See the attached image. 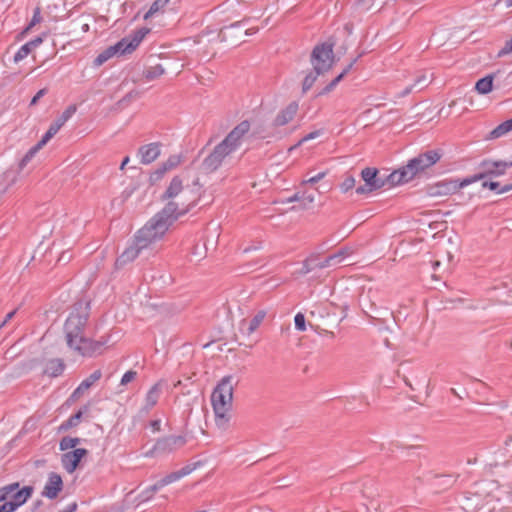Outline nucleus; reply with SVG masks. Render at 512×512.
Listing matches in <instances>:
<instances>
[{
	"label": "nucleus",
	"mask_w": 512,
	"mask_h": 512,
	"mask_svg": "<svg viewBox=\"0 0 512 512\" xmlns=\"http://www.w3.org/2000/svg\"><path fill=\"white\" fill-rule=\"evenodd\" d=\"M190 205H183L182 208L174 202H169L158 213H156L140 230L134 235L133 243L128 246L116 259L115 267L122 268L134 261L140 252L152 243L160 240L168 228L181 216L187 214Z\"/></svg>",
	"instance_id": "1"
},
{
	"label": "nucleus",
	"mask_w": 512,
	"mask_h": 512,
	"mask_svg": "<svg viewBox=\"0 0 512 512\" xmlns=\"http://www.w3.org/2000/svg\"><path fill=\"white\" fill-rule=\"evenodd\" d=\"M90 312V301L80 299L72 305L63 325L67 346L76 354L88 358L102 354L109 340L107 336L94 340L85 335L89 325Z\"/></svg>",
	"instance_id": "2"
},
{
	"label": "nucleus",
	"mask_w": 512,
	"mask_h": 512,
	"mask_svg": "<svg viewBox=\"0 0 512 512\" xmlns=\"http://www.w3.org/2000/svg\"><path fill=\"white\" fill-rule=\"evenodd\" d=\"M249 130L250 123L247 120L241 121L236 125L203 159L199 167L200 171L206 175L217 171L224 160L241 146L242 139Z\"/></svg>",
	"instance_id": "3"
},
{
	"label": "nucleus",
	"mask_w": 512,
	"mask_h": 512,
	"mask_svg": "<svg viewBox=\"0 0 512 512\" xmlns=\"http://www.w3.org/2000/svg\"><path fill=\"white\" fill-rule=\"evenodd\" d=\"M443 154L442 149H431L419 153L417 156L408 160L406 165L389 174L391 184H405L426 174L431 167L441 160Z\"/></svg>",
	"instance_id": "4"
},
{
	"label": "nucleus",
	"mask_w": 512,
	"mask_h": 512,
	"mask_svg": "<svg viewBox=\"0 0 512 512\" xmlns=\"http://www.w3.org/2000/svg\"><path fill=\"white\" fill-rule=\"evenodd\" d=\"M233 377L224 376L217 384L211 395V402L215 413V423L219 428L225 429L229 422L228 411L233 400Z\"/></svg>",
	"instance_id": "5"
},
{
	"label": "nucleus",
	"mask_w": 512,
	"mask_h": 512,
	"mask_svg": "<svg viewBox=\"0 0 512 512\" xmlns=\"http://www.w3.org/2000/svg\"><path fill=\"white\" fill-rule=\"evenodd\" d=\"M495 489L494 480H482L474 483L459 498V504L465 512H487L489 497Z\"/></svg>",
	"instance_id": "6"
},
{
	"label": "nucleus",
	"mask_w": 512,
	"mask_h": 512,
	"mask_svg": "<svg viewBox=\"0 0 512 512\" xmlns=\"http://www.w3.org/2000/svg\"><path fill=\"white\" fill-rule=\"evenodd\" d=\"M512 167V160L504 161V160H491L484 159L479 163L478 168L480 172L474 174L470 177L464 178L465 184H472L479 180H484L486 178H495L504 175L507 169Z\"/></svg>",
	"instance_id": "7"
},
{
	"label": "nucleus",
	"mask_w": 512,
	"mask_h": 512,
	"mask_svg": "<svg viewBox=\"0 0 512 512\" xmlns=\"http://www.w3.org/2000/svg\"><path fill=\"white\" fill-rule=\"evenodd\" d=\"M334 43L323 42L316 45L310 56L313 69L324 74L328 72L334 63Z\"/></svg>",
	"instance_id": "8"
},
{
	"label": "nucleus",
	"mask_w": 512,
	"mask_h": 512,
	"mask_svg": "<svg viewBox=\"0 0 512 512\" xmlns=\"http://www.w3.org/2000/svg\"><path fill=\"white\" fill-rule=\"evenodd\" d=\"M487 512H512V491L510 487L499 485L495 481L491 497H489Z\"/></svg>",
	"instance_id": "9"
},
{
	"label": "nucleus",
	"mask_w": 512,
	"mask_h": 512,
	"mask_svg": "<svg viewBox=\"0 0 512 512\" xmlns=\"http://www.w3.org/2000/svg\"><path fill=\"white\" fill-rule=\"evenodd\" d=\"M361 178L365 182L364 185H360L356 188L357 194H368L373 191L379 190L386 184L393 186L389 180V175L385 178L379 176V170L372 167H366L361 171Z\"/></svg>",
	"instance_id": "10"
},
{
	"label": "nucleus",
	"mask_w": 512,
	"mask_h": 512,
	"mask_svg": "<svg viewBox=\"0 0 512 512\" xmlns=\"http://www.w3.org/2000/svg\"><path fill=\"white\" fill-rule=\"evenodd\" d=\"M148 27H141L114 44L118 55L130 54L137 49L143 39L150 33Z\"/></svg>",
	"instance_id": "11"
},
{
	"label": "nucleus",
	"mask_w": 512,
	"mask_h": 512,
	"mask_svg": "<svg viewBox=\"0 0 512 512\" xmlns=\"http://www.w3.org/2000/svg\"><path fill=\"white\" fill-rule=\"evenodd\" d=\"M468 185L469 184L464 183V179H444L434 184L427 185L425 190L426 194L430 197L447 196L456 193L458 190Z\"/></svg>",
	"instance_id": "12"
},
{
	"label": "nucleus",
	"mask_w": 512,
	"mask_h": 512,
	"mask_svg": "<svg viewBox=\"0 0 512 512\" xmlns=\"http://www.w3.org/2000/svg\"><path fill=\"white\" fill-rule=\"evenodd\" d=\"M187 440L182 435H169L157 439L153 448L146 453V456H151L155 453H170L173 452L186 444Z\"/></svg>",
	"instance_id": "13"
},
{
	"label": "nucleus",
	"mask_w": 512,
	"mask_h": 512,
	"mask_svg": "<svg viewBox=\"0 0 512 512\" xmlns=\"http://www.w3.org/2000/svg\"><path fill=\"white\" fill-rule=\"evenodd\" d=\"M88 453V450L85 448H75L72 451L65 452L61 455L62 467L67 473L72 474L77 470L80 462Z\"/></svg>",
	"instance_id": "14"
},
{
	"label": "nucleus",
	"mask_w": 512,
	"mask_h": 512,
	"mask_svg": "<svg viewBox=\"0 0 512 512\" xmlns=\"http://www.w3.org/2000/svg\"><path fill=\"white\" fill-rule=\"evenodd\" d=\"M184 187H183V180L181 179L180 176H174L172 178V180L170 181L168 187L166 188V190L164 191V193L161 195V200L165 201L167 200L168 202L165 204V206L169 203V202H173V199L175 197H177L182 191H183ZM175 203V201H174ZM197 203V199L189 202V203H185V202H181V203H178V206L180 208H182V204L183 205H192L190 210L196 205ZM177 204V202H176Z\"/></svg>",
	"instance_id": "15"
},
{
	"label": "nucleus",
	"mask_w": 512,
	"mask_h": 512,
	"mask_svg": "<svg viewBox=\"0 0 512 512\" xmlns=\"http://www.w3.org/2000/svg\"><path fill=\"white\" fill-rule=\"evenodd\" d=\"M458 477V474H433L428 482L434 493H442L452 488Z\"/></svg>",
	"instance_id": "16"
},
{
	"label": "nucleus",
	"mask_w": 512,
	"mask_h": 512,
	"mask_svg": "<svg viewBox=\"0 0 512 512\" xmlns=\"http://www.w3.org/2000/svg\"><path fill=\"white\" fill-rule=\"evenodd\" d=\"M63 486L64 484L61 475L56 472H50L41 495L51 500L55 499L63 490Z\"/></svg>",
	"instance_id": "17"
},
{
	"label": "nucleus",
	"mask_w": 512,
	"mask_h": 512,
	"mask_svg": "<svg viewBox=\"0 0 512 512\" xmlns=\"http://www.w3.org/2000/svg\"><path fill=\"white\" fill-rule=\"evenodd\" d=\"M299 105L296 101L290 102L284 109L280 110L274 118L273 125L281 127L291 122L296 116Z\"/></svg>",
	"instance_id": "18"
},
{
	"label": "nucleus",
	"mask_w": 512,
	"mask_h": 512,
	"mask_svg": "<svg viewBox=\"0 0 512 512\" xmlns=\"http://www.w3.org/2000/svg\"><path fill=\"white\" fill-rule=\"evenodd\" d=\"M164 385L165 381L159 380L149 389L145 397V403L142 407V411L148 413L154 406H156L162 394Z\"/></svg>",
	"instance_id": "19"
},
{
	"label": "nucleus",
	"mask_w": 512,
	"mask_h": 512,
	"mask_svg": "<svg viewBox=\"0 0 512 512\" xmlns=\"http://www.w3.org/2000/svg\"><path fill=\"white\" fill-rule=\"evenodd\" d=\"M160 146L159 142L142 145L138 150L141 163L148 165L154 162L160 156Z\"/></svg>",
	"instance_id": "20"
},
{
	"label": "nucleus",
	"mask_w": 512,
	"mask_h": 512,
	"mask_svg": "<svg viewBox=\"0 0 512 512\" xmlns=\"http://www.w3.org/2000/svg\"><path fill=\"white\" fill-rule=\"evenodd\" d=\"M265 316L266 312L264 310L258 311L257 314L254 315L252 319H244L241 321L240 330L248 336L251 335L254 331L257 330V328L263 322Z\"/></svg>",
	"instance_id": "21"
},
{
	"label": "nucleus",
	"mask_w": 512,
	"mask_h": 512,
	"mask_svg": "<svg viewBox=\"0 0 512 512\" xmlns=\"http://www.w3.org/2000/svg\"><path fill=\"white\" fill-rule=\"evenodd\" d=\"M33 491L34 489L32 486H24L21 489L19 487L10 495V501L18 509L28 501V499L32 496Z\"/></svg>",
	"instance_id": "22"
},
{
	"label": "nucleus",
	"mask_w": 512,
	"mask_h": 512,
	"mask_svg": "<svg viewBox=\"0 0 512 512\" xmlns=\"http://www.w3.org/2000/svg\"><path fill=\"white\" fill-rule=\"evenodd\" d=\"M43 40L44 38L42 36H38L22 45L14 55V62L18 63L26 58L34 48L42 44Z\"/></svg>",
	"instance_id": "23"
},
{
	"label": "nucleus",
	"mask_w": 512,
	"mask_h": 512,
	"mask_svg": "<svg viewBox=\"0 0 512 512\" xmlns=\"http://www.w3.org/2000/svg\"><path fill=\"white\" fill-rule=\"evenodd\" d=\"M90 410V404H86L81 407L76 413L72 414L67 420L63 421L59 426V431H67L70 428L76 427L84 414L88 413Z\"/></svg>",
	"instance_id": "24"
},
{
	"label": "nucleus",
	"mask_w": 512,
	"mask_h": 512,
	"mask_svg": "<svg viewBox=\"0 0 512 512\" xmlns=\"http://www.w3.org/2000/svg\"><path fill=\"white\" fill-rule=\"evenodd\" d=\"M65 370V363L60 358L51 359L48 361L44 374L51 378H56L63 374Z\"/></svg>",
	"instance_id": "25"
},
{
	"label": "nucleus",
	"mask_w": 512,
	"mask_h": 512,
	"mask_svg": "<svg viewBox=\"0 0 512 512\" xmlns=\"http://www.w3.org/2000/svg\"><path fill=\"white\" fill-rule=\"evenodd\" d=\"M357 60L358 57L353 59L337 77H335L318 93V95L322 96L330 93L337 86V84L348 74V72L352 69L353 65L356 63Z\"/></svg>",
	"instance_id": "26"
},
{
	"label": "nucleus",
	"mask_w": 512,
	"mask_h": 512,
	"mask_svg": "<svg viewBox=\"0 0 512 512\" xmlns=\"http://www.w3.org/2000/svg\"><path fill=\"white\" fill-rule=\"evenodd\" d=\"M495 74H488L485 77L479 79L475 84V90L481 94L486 95L493 90V81Z\"/></svg>",
	"instance_id": "27"
},
{
	"label": "nucleus",
	"mask_w": 512,
	"mask_h": 512,
	"mask_svg": "<svg viewBox=\"0 0 512 512\" xmlns=\"http://www.w3.org/2000/svg\"><path fill=\"white\" fill-rule=\"evenodd\" d=\"M170 2V0H155L150 8L148 9V11L143 15V19L145 21L149 20L150 18H152L153 16L157 15V14H162L165 12V8L166 6L168 5V3Z\"/></svg>",
	"instance_id": "28"
},
{
	"label": "nucleus",
	"mask_w": 512,
	"mask_h": 512,
	"mask_svg": "<svg viewBox=\"0 0 512 512\" xmlns=\"http://www.w3.org/2000/svg\"><path fill=\"white\" fill-rule=\"evenodd\" d=\"M102 376L101 370H95L90 374L89 377L84 379L76 389L80 390V394L83 395L86 390H88L95 382H97Z\"/></svg>",
	"instance_id": "29"
},
{
	"label": "nucleus",
	"mask_w": 512,
	"mask_h": 512,
	"mask_svg": "<svg viewBox=\"0 0 512 512\" xmlns=\"http://www.w3.org/2000/svg\"><path fill=\"white\" fill-rule=\"evenodd\" d=\"M510 131H512V118L502 122L497 127H495L490 132V139L499 138Z\"/></svg>",
	"instance_id": "30"
},
{
	"label": "nucleus",
	"mask_w": 512,
	"mask_h": 512,
	"mask_svg": "<svg viewBox=\"0 0 512 512\" xmlns=\"http://www.w3.org/2000/svg\"><path fill=\"white\" fill-rule=\"evenodd\" d=\"M64 126V123L57 117L49 126L46 133L42 136V143H47L51 138H53L58 131Z\"/></svg>",
	"instance_id": "31"
},
{
	"label": "nucleus",
	"mask_w": 512,
	"mask_h": 512,
	"mask_svg": "<svg viewBox=\"0 0 512 512\" xmlns=\"http://www.w3.org/2000/svg\"><path fill=\"white\" fill-rule=\"evenodd\" d=\"M165 73L164 68L161 64L151 66L143 71V76L147 81H153Z\"/></svg>",
	"instance_id": "32"
},
{
	"label": "nucleus",
	"mask_w": 512,
	"mask_h": 512,
	"mask_svg": "<svg viewBox=\"0 0 512 512\" xmlns=\"http://www.w3.org/2000/svg\"><path fill=\"white\" fill-rule=\"evenodd\" d=\"M427 85H428V81H427L426 75L425 74H421V75L417 76V78H416V80H415L413 85H410V86L406 87L400 93V96L401 97H405L408 94H410L415 87H418V90H422Z\"/></svg>",
	"instance_id": "33"
},
{
	"label": "nucleus",
	"mask_w": 512,
	"mask_h": 512,
	"mask_svg": "<svg viewBox=\"0 0 512 512\" xmlns=\"http://www.w3.org/2000/svg\"><path fill=\"white\" fill-rule=\"evenodd\" d=\"M44 145L45 143H42V141L40 140L36 145L31 147L21 159L19 163L20 168H24Z\"/></svg>",
	"instance_id": "34"
},
{
	"label": "nucleus",
	"mask_w": 512,
	"mask_h": 512,
	"mask_svg": "<svg viewBox=\"0 0 512 512\" xmlns=\"http://www.w3.org/2000/svg\"><path fill=\"white\" fill-rule=\"evenodd\" d=\"M81 442V439L78 437H70L65 436L63 437L59 442V449L61 451H67L69 449H75L77 445H79Z\"/></svg>",
	"instance_id": "35"
},
{
	"label": "nucleus",
	"mask_w": 512,
	"mask_h": 512,
	"mask_svg": "<svg viewBox=\"0 0 512 512\" xmlns=\"http://www.w3.org/2000/svg\"><path fill=\"white\" fill-rule=\"evenodd\" d=\"M322 75V73L312 69L304 78L302 82V91L306 93L316 82L318 76Z\"/></svg>",
	"instance_id": "36"
},
{
	"label": "nucleus",
	"mask_w": 512,
	"mask_h": 512,
	"mask_svg": "<svg viewBox=\"0 0 512 512\" xmlns=\"http://www.w3.org/2000/svg\"><path fill=\"white\" fill-rule=\"evenodd\" d=\"M161 488H163V486H160V481H157L155 484L147 487L145 490H143L139 496H138V499L141 501V502H145V501H148L150 500L153 495L159 491Z\"/></svg>",
	"instance_id": "37"
},
{
	"label": "nucleus",
	"mask_w": 512,
	"mask_h": 512,
	"mask_svg": "<svg viewBox=\"0 0 512 512\" xmlns=\"http://www.w3.org/2000/svg\"><path fill=\"white\" fill-rule=\"evenodd\" d=\"M483 188H488L492 191H497L498 193H506L512 190V184L504 185L503 187H500V183L496 181H483L482 183Z\"/></svg>",
	"instance_id": "38"
},
{
	"label": "nucleus",
	"mask_w": 512,
	"mask_h": 512,
	"mask_svg": "<svg viewBox=\"0 0 512 512\" xmlns=\"http://www.w3.org/2000/svg\"><path fill=\"white\" fill-rule=\"evenodd\" d=\"M18 482L10 483L0 488V503L7 501L10 495L19 488Z\"/></svg>",
	"instance_id": "39"
},
{
	"label": "nucleus",
	"mask_w": 512,
	"mask_h": 512,
	"mask_svg": "<svg viewBox=\"0 0 512 512\" xmlns=\"http://www.w3.org/2000/svg\"><path fill=\"white\" fill-rule=\"evenodd\" d=\"M182 162L181 155H170L168 159L161 164L162 167H165L166 171H170L172 169L177 168Z\"/></svg>",
	"instance_id": "40"
},
{
	"label": "nucleus",
	"mask_w": 512,
	"mask_h": 512,
	"mask_svg": "<svg viewBox=\"0 0 512 512\" xmlns=\"http://www.w3.org/2000/svg\"><path fill=\"white\" fill-rule=\"evenodd\" d=\"M167 173L165 167H162L161 165L150 173L149 176V184L150 186L155 185L158 181H160L164 175Z\"/></svg>",
	"instance_id": "41"
},
{
	"label": "nucleus",
	"mask_w": 512,
	"mask_h": 512,
	"mask_svg": "<svg viewBox=\"0 0 512 512\" xmlns=\"http://www.w3.org/2000/svg\"><path fill=\"white\" fill-rule=\"evenodd\" d=\"M352 253L351 249L348 247H343L339 249L336 253L329 255V259L333 260L335 264L340 263L346 256Z\"/></svg>",
	"instance_id": "42"
},
{
	"label": "nucleus",
	"mask_w": 512,
	"mask_h": 512,
	"mask_svg": "<svg viewBox=\"0 0 512 512\" xmlns=\"http://www.w3.org/2000/svg\"><path fill=\"white\" fill-rule=\"evenodd\" d=\"M244 23H245V20H242V21L234 22L233 24H231L229 26H224L220 30L219 36L221 37V39L223 41H226L228 39L229 32H231V30L234 28H238V27L242 26Z\"/></svg>",
	"instance_id": "43"
},
{
	"label": "nucleus",
	"mask_w": 512,
	"mask_h": 512,
	"mask_svg": "<svg viewBox=\"0 0 512 512\" xmlns=\"http://www.w3.org/2000/svg\"><path fill=\"white\" fill-rule=\"evenodd\" d=\"M356 180L353 175L347 174L343 180V182L340 184V189L343 193L348 192L349 190L353 189L355 186Z\"/></svg>",
	"instance_id": "44"
},
{
	"label": "nucleus",
	"mask_w": 512,
	"mask_h": 512,
	"mask_svg": "<svg viewBox=\"0 0 512 512\" xmlns=\"http://www.w3.org/2000/svg\"><path fill=\"white\" fill-rule=\"evenodd\" d=\"M77 110L76 105L72 104L69 105L58 118L63 122L64 124L75 114Z\"/></svg>",
	"instance_id": "45"
},
{
	"label": "nucleus",
	"mask_w": 512,
	"mask_h": 512,
	"mask_svg": "<svg viewBox=\"0 0 512 512\" xmlns=\"http://www.w3.org/2000/svg\"><path fill=\"white\" fill-rule=\"evenodd\" d=\"M179 479H181V477H180L178 471L172 472V473L166 475L164 478L159 480L160 481V486L164 487V486H166V485H168L170 483H173V482H175V481H177Z\"/></svg>",
	"instance_id": "46"
},
{
	"label": "nucleus",
	"mask_w": 512,
	"mask_h": 512,
	"mask_svg": "<svg viewBox=\"0 0 512 512\" xmlns=\"http://www.w3.org/2000/svg\"><path fill=\"white\" fill-rule=\"evenodd\" d=\"M295 328L299 331H305L306 322L305 316L302 313H297L294 318Z\"/></svg>",
	"instance_id": "47"
},
{
	"label": "nucleus",
	"mask_w": 512,
	"mask_h": 512,
	"mask_svg": "<svg viewBox=\"0 0 512 512\" xmlns=\"http://www.w3.org/2000/svg\"><path fill=\"white\" fill-rule=\"evenodd\" d=\"M42 17L40 15V9L36 8L33 14V17L29 23V25L24 29L23 33H27L33 26L41 21Z\"/></svg>",
	"instance_id": "48"
},
{
	"label": "nucleus",
	"mask_w": 512,
	"mask_h": 512,
	"mask_svg": "<svg viewBox=\"0 0 512 512\" xmlns=\"http://www.w3.org/2000/svg\"><path fill=\"white\" fill-rule=\"evenodd\" d=\"M136 377H137V372L134 370H129V371L125 372L124 375L122 376L120 384L127 385L128 383L135 380Z\"/></svg>",
	"instance_id": "49"
},
{
	"label": "nucleus",
	"mask_w": 512,
	"mask_h": 512,
	"mask_svg": "<svg viewBox=\"0 0 512 512\" xmlns=\"http://www.w3.org/2000/svg\"><path fill=\"white\" fill-rule=\"evenodd\" d=\"M110 59V56L107 55L106 50L102 51L98 56L94 59L93 64L96 67L103 65L106 61Z\"/></svg>",
	"instance_id": "50"
},
{
	"label": "nucleus",
	"mask_w": 512,
	"mask_h": 512,
	"mask_svg": "<svg viewBox=\"0 0 512 512\" xmlns=\"http://www.w3.org/2000/svg\"><path fill=\"white\" fill-rule=\"evenodd\" d=\"M326 174H327L326 171L320 172L317 175L312 176V177L308 178L307 180H304L303 184H308V183L315 184V183L319 182L320 180H322L326 176Z\"/></svg>",
	"instance_id": "51"
},
{
	"label": "nucleus",
	"mask_w": 512,
	"mask_h": 512,
	"mask_svg": "<svg viewBox=\"0 0 512 512\" xmlns=\"http://www.w3.org/2000/svg\"><path fill=\"white\" fill-rule=\"evenodd\" d=\"M323 133V130H315L313 132H310L308 133L307 135H305L299 142H298V145H301L302 143L308 141V140H311V139H315L317 138L318 136H320L321 134Z\"/></svg>",
	"instance_id": "52"
},
{
	"label": "nucleus",
	"mask_w": 512,
	"mask_h": 512,
	"mask_svg": "<svg viewBox=\"0 0 512 512\" xmlns=\"http://www.w3.org/2000/svg\"><path fill=\"white\" fill-rule=\"evenodd\" d=\"M1 503L0 512H15L17 510V508L12 504L10 500Z\"/></svg>",
	"instance_id": "53"
},
{
	"label": "nucleus",
	"mask_w": 512,
	"mask_h": 512,
	"mask_svg": "<svg viewBox=\"0 0 512 512\" xmlns=\"http://www.w3.org/2000/svg\"><path fill=\"white\" fill-rule=\"evenodd\" d=\"M314 194H308L304 192L302 194V208H307L308 205L312 204L314 202Z\"/></svg>",
	"instance_id": "54"
},
{
	"label": "nucleus",
	"mask_w": 512,
	"mask_h": 512,
	"mask_svg": "<svg viewBox=\"0 0 512 512\" xmlns=\"http://www.w3.org/2000/svg\"><path fill=\"white\" fill-rule=\"evenodd\" d=\"M47 93V89H40L30 101V106H34L38 103L39 99Z\"/></svg>",
	"instance_id": "55"
},
{
	"label": "nucleus",
	"mask_w": 512,
	"mask_h": 512,
	"mask_svg": "<svg viewBox=\"0 0 512 512\" xmlns=\"http://www.w3.org/2000/svg\"><path fill=\"white\" fill-rule=\"evenodd\" d=\"M193 467L191 465H186L184 467H182L180 470H178V473L180 475V477H184L188 474H190L192 471H193Z\"/></svg>",
	"instance_id": "56"
},
{
	"label": "nucleus",
	"mask_w": 512,
	"mask_h": 512,
	"mask_svg": "<svg viewBox=\"0 0 512 512\" xmlns=\"http://www.w3.org/2000/svg\"><path fill=\"white\" fill-rule=\"evenodd\" d=\"M138 95V92L136 91H131L129 93H127L120 101L119 103L120 104H124L126 102H129L132 98L136 97Z\"/></svg>",
	"instance_id": "57"
},
{
	"label": "nucleus",
	"mask_w": 512,
	"mask_h": 512,
	"mask_svg": "<svg viewBox=\"0 0 512 512\" xmlns=\"http://www.w3.org/2000/svg\"><path fill=\"white\" fill-rule=\"evenodd\" d=\"M505 449L507 453L512 454V435H508L504 441Z\"/></svg>",
	"instance_id": "58"
},
{
	"label": "nucleus",
	"mask_w": 512,
	"mask_h": 512,
	"mask_svg": "<svg viewBox=\"0 0 512 512\" xmlns=\"http://www.w3.org/2000/svg\"><path fill=\"white\" fill-rule=\"evenodd\" d=\"M82 395L80 394V390L79 389H75L72 394L69 396L67 402H74L76 400H78Z\"/></svg>",
	"instance_id": "59"
},
{
	"label": "nucleus",
	"mask_w": 512,
	"mask_h": 512,
	"mask_svg": "<svg viewBox=\"0 0 512 512\" xmlns=\"http://www.w3.org/2000/svg\"><path fill=\"white\" fill-rule=\"evenodd\" d=\"M374 3V0H357V4L365 9H369Z\"/></svg>",
	"instance_id": "60"
},
{
	"label": "nucleus",
	"mask_w": 512,
	"mask_h": 512,
	"mask_svg": "<svg viewBox=\"0 0 512 512\" xmlns=\"http://www.w3.org/2000/svg\"><path fill=\"white\" fill-rule=\"evenodd\" d=\"M331 265H335V263H334V261H333V260H330V259H329V256H328V257H326L322 262H320V263L318 264V267L322 269V268L329 267V266H331Z\"/></svg>",
	"instance_id": "61"
},
{
	"label": "nucleus",
	"mask_w": 512,
	"mask_h": 512,
	"mask_svg": "<svg viewBox=\"0 0 512 512\" xmlns=\"http://www.w3.org/2000/svg\"><path fill=\"white\" fill-rule=\"evenodd\" d=\"M16 312H17V310H16V309H15V310H13V311H11V312H9V313L5 316L4 321L1 323L0 328H1V327H3V326H5V325H6V324H7V323H8V322H9V321H10V320L15 316Z\"/></svg>",
	"instance_id": "62"
},
{
	"label": "nucleus",
	"mask_w": 512,
	"mask_h": 512,
	"mask_svg": "<svg viewBox=\"0 0 512 512\" xmlns=\"http://www.w3.org/2000/svg\"><path fill=\"white\" fill-rule=\"evenodd\" d=\"M160 425H161V421L159 419L152 420L150 422V426L152 427V429L154 431H160Z\"/></svg>",
	"instance_id": "63"
},
{
	"label": "nucleus",
	"mask_w": 512,
	"mask_h": 512,
	"mask_svg": "<svg viewBox=\"0 0 512 512\" xmlns=\"http://www.w3.org/2000/svg\"><path fill=\"white\" fill-rule=\"evenodd\" d=\"M77 509V503L76 502H73L71 504H69L65 510L61 511V512H75Z\"/></svg>",
	"instance_id": "64"
}]
</instances>
